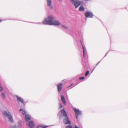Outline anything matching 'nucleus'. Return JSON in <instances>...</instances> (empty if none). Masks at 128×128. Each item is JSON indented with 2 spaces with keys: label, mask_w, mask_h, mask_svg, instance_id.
<instances>
[{
  "label": "nucleus",
  "mask_w": 128,
  "mask_h": 128,
  "mask_svg": "<svg viewBox=\"0 0 128 128\" xmlns=\"http://www.w3.org/2000/svg\"><path fill=\"white\" fill-rule=\"evenodd\" d=\"M61 112L63 116L65 118L63 120V122L66 124H71V122L68 117L67 114L64 110L62 109L60 111Z\"/></svg>",
  "instance_id": "f257e3e1"
},
{
  "label": "nucleus",
  "mask_w": 128,
  "mask_h": 128,
  "mask_svg": "<svg viewBox=\"0 0 128 128\" xmlns=\"http://www.w3.org/2000/svg\"><path fill=\"white\" fill-rule=\"evenodd\" d=\"M3 114L5 116L8 118V119L11 122H13L12 118L11 115V114L8 111H4L3 112Z\"/></svg>",
  "instance_id": "f03ea898"
},
{
  "label": "nucleus",
  "mask_w": 128,
  "mask_h": 128,
  "mask_svg": "<svg viewBox=\"0 0 128 128\" xmlns=\"http://www.w3.org/2000/svg\"><path fill=\"white\" fill-rule=\"evenodd\" d=\"M55 20V18L52 16H49L48 17V24L52 25L53 24V22Z\"/></svg>",
  "instance_id": "7ed1b4c3"
},
{
  "label": "nucleus",
  "mask_w": 128,
  "mask_h": 128,
  "mask_svg": "<svg viewBox=\"0 0 128 128\" xmlns=\"http://www.w3.org/2000/svg\"><path fill=\"white\" fill-rule=\"evenodd\" d=\"M70 0L71 1V3L74 5L76 8L80 5L81 2L77 0Z\"/></svg>",
  "instance_id": "20e7f679"
},
{
  "label": "nucleus",
  "mask_w": 128,
  "mask_h": 128,
  "mask_svg": "<svg viewBox=\"0 0 128 128\" xmlns=\"http://www.w3.org/2000/svg\"><path fill=\"white\" fill-rule=\"evenodd\" d=\"M73 110L75 114L76 115V118L78 119V115H80L81 114V112L75 108H73Z\"/></svg>",
  "instance_id": "39448f33"
},
{
  "label": "nucleus",
  "mask_w": 128,
  "mask_h": 128,
  "mask_svg": "<svg viewBox=\"0 0 128 128\" xmlns=\"http://www.w3.org/2000/svg\"><path fill=\"white\" fill-rule=\"evenodd\" d=\"M28 126L30 128H34L35 125L34 122L32 121H30L27 123Z\"/></svg>",
  "instance_id": "423d86ee"
},
{
  "label": "nucleus",
  "mask_w": 128,
  "mask_h": 128,
  "mask_svg": "<svg viewBox=\"0 0 128 128\" xmlns=\"http://www.w3.org/2000/svg\"><path fill=\"white\" fill-rule=\"evenodd\" d=\"M93 14L91 12H87L85 13V16L86 18H92L93 17Z\"/></svg>",
  "instance_id": "0eeeda50"
},
{
  "label": "nucleus",
  "mask_w": 128,
  "mask_h": 128,
  "mask_svg": "<svg viewBox=\"0 0 128 128\" xmlns=\"http://www.w3.org/2000/svg\"><path fill=\"white\" fill-rule=\"evenodd\" d=\"M31 118V116L29 114L25 115V119L26 121L28 122L30 120Z\"/></svg>",
  "instance_id": "6e6552de"
},
{
  "label": "nucleus",
  "mask_w": 128,
  "mask_h": 128,
  "mask_svg": "<svg viewBox=\"0 0 128 128\" xmlns=\"http://www.w3.org/2000/svg\"><path fill=\"white\" fill-rule=\"evenodd\" d=\"M62 84L61 83H60L58 85V89L59 92H60L62 90Z\"/></svg>",
  "instance_id": "1a4fd4ad"
},
{
  "label": "nucleus",
  "mask_w": 128,
  "mask_h": 128,
  "mask_svg": "<svg viewBox=\"0 0 128 128\" xmlns=\"http://www.w3.org/2000/svg\"><path fill=\"white\" fill-rule=\"evenodd\" d=\"M61 100L63 103L65 105H66V103L65 99L64 96L63 95H62L61 96Z\"/></svg>",
  "instance_id": "9d476101"
},
{
  "label": "nucleus",
  "mask_w": 128,
  "mask_h": 128,
  "mask_svg": "<svg viewBox=\"0 0 128 128\" xmlns=\"http://www.w3.org/2000/svg\"><path fill=\"white\" fill-rule=\"evenodd\" d=\"M46 0L48 6H50V8H52V7L51 5L52 2L51 0Z\"/></svg>",
  "instance_id": "9b49d317"
},
{
  "label": "nucleus",
  "mask_w": 128,
  "mask_h": 128,
  "mask_svg": "<svg viewBox=\"0 0 128 128\" xmlns=\"http://www.w3.org/2000/svg\"><path fill=\"white\" fill-rule=\"evenodd\" d=\"M16 97L18 101L24 104V101L22 98L18 96H17Z\"/></svg>",
  "instance_id": "f8f14e48"
},
{
  "label": "nucleus",
  "mask_w": 128,
  "mask_h": 128,
  "mask_svg": "<svg viewBox=\"0 0 128 128\" xmlns=\"http://www.w3.org/2000/svg\"><path fill=\"white\" fill-rule=\"evenodd\" d=\"M53 24L55 25H60V22L58 21L55 20L53 22Z\"/></svg>",
  "instance_id": "ddd939ff"
},
{
  "label": "nucleus",
  "mask_w": 128,
  "mask_h": 128,
  "mask_svg": "<svg viewBox=\"0 0 128 128\" xmlns=\"http://www.w3.org/2000/svg\"><path fill=\"white\" fill-rule=\"evenodd\" d=\"M21 111H22V112L23 115H26V110H23L22 108H20V112Z\"/></svg>",
  "instance_id": "4468645a"
},
{
  "label": "nucleus",
  "mask_w": 128,
  "mask_h": 128,
  "mask_svg": "<svg viewBox=\"0 0 128 128\" xmlns=\"http://www.w3.org/2000/svg\"><path fill=\"white\" fill-rule=\"evenodd\" d=\"M42 23L43 24H48V20H47L46 18H44V20L42 22Z\"/></svg>",
  "instance_id": "2eb2a0df"
},
{
  "label": "nucleus",
  "mask_w": 128,
  "mask_h": 128,
  "mask_svg": "<svg viewBox=\"0 0 128 128\" xmlns=\"http://www.w3.org/2000/svg\"><path fill=\"white\" fill-rule=\"evenodd\" d=\"M79 10L80 11H84V9L82 6H81L80 7Z\"/></svg>",
  "instance_id": "dca6fc26"
},
{
  "label": "nucleus",
  "mask_w": 128,
  "mask_h": 128,
  "mask_svg": "<svg viewBox=\"0 0 128 128\" xmlns=\"http://www.w3.org/2000/svg\"><path fill=\"white\" fill-rule=\"evenodd\" d=\"M1 96H2V97L3 98H5L6 96V95L4 93V92L2 93L1 94Z\"/></svg>",
  "instance_id": "f3484780"
},
{
  "label": "nucleus",
  "mask_w": 128,
  "mask_h": 128,
  "mask_svg": "<svg viewBox=\"0 0 128 128\" xmlns=\"http://www.w3.org/2000/svg\"><path fill=\"white\" fill-rule=\"evenodd\" d=\"M89 72V71H87L86 72V73H85V76H87Z\"/></svg>",
  "instance_id": "a211bd4d"
},
{
  "label": "nucleus",
  "mask_w": 128,
  "mask_h": 128,
  "mask_svg": "<svg viewBox=\"0 0 128 128\" xmlns=\"http://www.w3.org/2000/svg\"><path fill=\"white\" fill-rule=\"evenodd\" d=\"M66 128H72L71 126H66Z\"/></svg>",
  "instance_id": "6ab92c4d"
},
{
  "label": "nucleus",
  "mask_w": 128,
  "mask_h": 128,
  "mask_svg": "<svg viewBox=\"0 0 128 128\" xmlns=\"http://www.w3.org/2000/svg\"><path fill=\"white\" fill-rule=\"evenodd\" d=\"M82 46V48H83V55H84V46Z\"/></svg>",
  "instance_id": "aec40b11"
},
{
  "label": "nucleus",
  "mask_w": 128,
  "mask_h": 128,
  "mask_svg": "<svg viewBox=\"0 0 128 128\" xmlns=\"http://www.w3.org/2000/svg\"><path fill=\"white\" fill-rule=\"evenodd\" d=\"M3 90V88L1 86H0V91L2 92Z\"/></svg>",
  "instance_id": "412c9836"
},
{
  "label": "nucleus",
  "mask_w": 128,
  "mask_h": 128,
  "mask_svg": "<svg viewBox=\"0 0 128 128\" xmlns=\"http://www.w3.org/2000/svg\"><path fill=\"white\" fill-rule=\"evenodd\" d=\"M10 128H17V127L15 126H11Z\"/></svg>",
  "instance_id": "4be33fe9"
},
{
  "label": "nucleus",
  "mask_w": 128,
  "mask_h": 128,
  "mask_svg": "<svg viewBox=\"0 0 128 128\" xmlns=\"http://www.w3.org/2000/svg\"><path fill=\"white\" fill-rule=\"evenodd\" d=\"M84 76L81 77L79 78V79L80 80L83 79L84 78Z\"/></svg>",
  "instance_id": "5701e85b"
},
{
  "label": "nucleus",
  "mask_w": 128,
  "mask_h": 128,
  "mask_svg": "<svg viewBox=\"0 0 128 128\" xmlns=\"http://www.w3.org/2000/svg\"><path fill=\"white\" fill-rule=\"evenodd\" d=\"M62 27H64V28L66 29H67V27L64 25H62Z\"/></svg>",
  "instance_id": "b1692460"
},
{
  "label": "nucleus",
  "mask_w": 128,
  "mask_h": 128,
  "mask_svg": "<svg viewBox=\"0 0 128 128\" xmlns=\"http://www.w3.org/2000/svg\"><path fill=\"white\" fill-rule=\"evenodd\" d=\"M48 126H42V127L43 128H46Z\"/></svg>",
  "instance_id": "393cba45"
},
{
  "label": "nucleus",
  "mask_w": 128,
  "mask_h": 128,
  "mask_svg": "<svg viewBox=\"0 0 128 128\" xmlns=\"http://www.w3.org/2000/svg\"><path fill=\"white\" fill-rule=\"evenodd\" d=\"M62 106L61 104H60V108H62Z\"/></svg>",
  "instance_id": "a878e982"
},
{
  "label": "nucleus",
  "mask_w": 128,
  "mask_h": 128,
  "mask_svg": "<svg viewBox=\"0 0 128 128\" xmlns=\"http://www.w3.org/2000/svg\"><path fill=\"white\" fill-rule=\"evenodd\" d=\"M100 62H99L98 63L96 64V66H97L98 64L100 63Z\"/></svg>",
  "instance_id": "bb28decb"
},
{
  "label": "nucleus",
  "mask_w": 128,
  "mask_h": 128,
  "mask_svg": "<svg viewBox=\"0 0 128 128\" xmlns=\"http://www.w3.org/2000/svg\"><path fill=\"white\" fill-rule=\"evenodd\" d=\"M73 85V84H72L70 85V86L69 87L71 86H72Z\"/></svg>",
  "instance_id": "cd10ccee"
},
{
  "label": "nucleus",
  "mask_w": 128,
  "mask_h": 128,
  "mask_svg": "<svg viewBox=\"0 0 128 128\" xmlns=\"http://www.w3.org/2000/svg\"><path fill=\"white\" fill-rule=\"evenodd\" d=\"M2 21V20L1 19H0V22H1Z\"/></svg>",
  "instance_id": "c85d7f7f"
}]
</instances>
